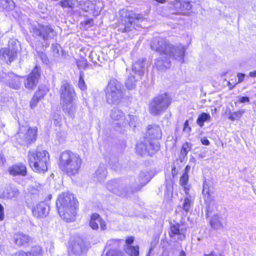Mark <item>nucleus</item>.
I'll use <instances>...</instances> for the list:
<instances>
[{"label":"nucleus","instance_id":"1","mask_svg":"<svg viewBox=\"0 0 256 256\" xmlns=\"http://www.w3.org/2000/svg\"><path fill=\"white\" fill-rule=\"evenodd\" d=\"M150 46L152 50L162 54V56L157 58L154 62V66L158 70H164L170 68V58L181 63L184 62V56L186 49L181 44L174 46L165 38H155L152 40Z\"/></svg>","mask_w":256,"mask_h":256},{"label":"nucleus","instance_id":"2","mask_svg":"<svg viewBox=\"0 0 256 256\" xmlns=\"http://www.w3.org/2000/svg\"><path fill=\"white\" fill-rule=\"evenodd\" d=\"M56 204L59 214L62 219L67 222L74 220L78 202L72 194L64 192L60 194Z\"/></svg>","mask_w":256,"mask_h":256},{"label":"nucleus","instance_id":"3","mask_svg":"<svg viewBox=\"0 0 256 256\" xmlns=\"http://www.w3.org/2000/svg\"><path fill=\"white\" fill-rule=\"evenodd\" d=\"M82 160L79 155L70 150L61 153L59 158L58 166L60 170L68 176H74L78 174Z\"/></svg>","mask_w":256,"mask_h":256},{"label":"nucleus","instance_id":"4","mask_svg":"<svg viewBox=\"0 0 256 256\" xmlns=\"http://www.w3.org/2000/svg\"><path fill=\"white\" fill-rule=\"evenodd\" d=\"M28 158L29 165L34 172L44 173L47 171L50 156L46 150L29 151Z\"/></svg>","mask_w":256,"mask_h":256},{"label":"nucleus","instance_id":"5","mask_svg":"<svg viewBox=\"0 0 256 256\" xmlns=\"http://www.w3.org/2000/svg\"><path fill=\"white\" fill-rule=\"evenodd\" d=\"M110 117L114 122H116L114 124L115 130L120 132L122 131L128 124L130 126L134 128L136 126L137 118L132 115H128L126 118L123 112L118 108H114L111 110Z\"/></svg>","mask_w":256,"mask_h":256},{"label":"nucleus","instance_id":"6","mask_svg":"<svg viewBox=\"0 0 256 256\" xmlns=\"http://www.w3.org/2000/svg\"><path fill=\"white\" fill-rule=\"evenodd\" d=\"M122 85L115 78L110 79L105 90L106 100L110 104H118L123 96Z\"/></svg>","mask_w":256,"mask_h":256},{"label":"nucleus","instance_id":"7","mask_svg":"<svg viewBox=\"0 0 256 256\" xmlns=\"http://www.w3.org/2000/svg\"><path fill=\"white\" fill-rule=\"evenodd\" d=\"M170 102L171 99L166 94H159L150 102V112L154 116L160 115L167 109Z\"/></svg>","mask_w":256,"mask_h":256},{"label":"nucleus","instance_id":"8","mask_svg":"<svg viewBox=\"0 0 256 256\" xmlns=\"http://www.w3.org/2000/svg\"><path fill=\"white\" fill-rule=\"evenodd\" d=\"M37 130L28 126H22L16 134V138L21 145H27L32 142L36 138Z\"/></svg>","mask_w":256,"mask_h":256},{"label":"nucleus","instance_id":"9","mask_svg":"<svg viewBox=\"0 0 256 256\" xmlns=\"http://www.w3.org/2000/svg\"><path fill=\"white\" fill-rule=\"evenodd\" d=\"M120 14L124 18V28L122 32H128L133 28L137 29L141 27L140 22L143 20L142 18H139L130 12L122 10Z\"/></svg>","mask_w":256,"mask_h":256},{"label":"nucleus","instance_id":"10","mask_svg":"<svg viewBox=\"0 0 256 256\" xmlns=\"http://www.w3.org/2000/svg\"><path fill=\"white\" fill-rule=\"evenodd\" d=\"M160 149V144L157 141H152L148 138L144 139V142L138 143L136 146V152L140 154L148 152L150 156H152Z\"/></svg>","mask_w":256,"mask_h":256},{"label":"nucleus","instance_id":"11","mask_svg":"<svg viewBox=\"0 0 256 256\" xmlns=\"http://www.w3.org/2000/svg\"><path fill=\"white\" fill-rule=\"evenodd\" d=\"M18 51L17 42L11 40L8 42V48L0 50V58L7 64H10L16 58Z\"/></svg>","mask_w":256,"mask_h":256},{"label":"nucleus","instance_id":"12","mask_svg":"<svg viewBox=\"0 0 256 256\" xmlns=\"http://www.w3.org/2000/svg\"><path fill=\"white\" fill-rule=\"evenodd\" d=\"M30 32L34 37H40L44 40L53 38L56 34L50 26L38 24V26H32Z\"/></svg>","mask_w":256,"mask_h":256},{"label":"nucleus","instance_id":"13","mask_svg":"<svg viewBox=\"0 0 256 256\" xmlns=\"http://www.w3.org/2000/svg\"><path fill=\"white\" fill-rule=\"evenodd\" d=\"M202 194L205 203L207 206L208 216L210 217V214L216 207L214 196L212 195V192L210 184L208 182L204 180L203 184Z\"/></svg>","mask_w":256,"mask_h":256},{"label":"nucleus","instance_id":"14","mask_svg":"<svg viewBox=\"0 0 256 256\" xmlns=\"http://www.w3.org/2000/svg\"><path fill=\"white\" fill-rule=\"evenodd\" d=\"M76 96L73 86L68 82H62L60 88V98L65 104L72 102Z\"/></svg>","mask_w":256,"mask_h":256},{"label":"nucleus","instance_id":"15","mask_svg":"<svg viewBox=\"0 0 256 256\" xmlns=\"http://www.w3.org/2000/svg\"><path fill=\"white\" fill-rule=\"evenodd\" d=\"M186 228L185 226L176 222H170L169 236L171 238L183 240L185 238Z\"/></svg>","mask_w":256,"mask_h":256},{"label":"nucleus","instance_id":"16","mask_svg":"<svg viewBox=\"0 0 256 256\" xmlns=\"http://www.w3.org/2000/svg\"><path fill=\"white\" fill-rule=\"evenodd\" d=\"M40 68L36 66L30 74L28 76L24 82L26 88L32 89L36 87L40 76Z\"/></svg>","mask_w":256,"mask_h":256},{"label":"nucleus","instance_id":"17","mask_svg":"<svg viewBox=\"0 0 256 256\" xmlns=\"http://www.w3.org/2000/svg\"><path fill=\"white\" fill-rule=\"evenodd\" d=\"M50 210L48 205L44 202H42L36 206H34L32 210L33 215L38 218L45 217L47 216Z\"/></svg>","mask_w":256,"mask_h":256},{"label":"nucleus","instance_id":"18","mask_svg":"<svg viewBox=\"0 0 256 256\" xmlns=\"http://www.w3.org/2000/svg\"><path fill=\"white\" fill-rule=\"evenodd\" d=\"M48 91V90L45 86L39 88L38 90L36 92L30 101V106L31 108H35L38 102L46 94Z\"/></svg>","mask_w":256,"mask_h":256},{"label":"nucleus","instance_id":"19","mask_svg":"<svg viewBox=\"0 0 256 256\" xmlns=\"http://www.w3.org/2000/svg\"><path fill=\"white\" fill-rule=\"evenodd\" d=\"M87 244L81 239L75 241L72 246V251L76 255H80L88 250Z\"/></svg>","mask_w":256,"mask_h":256},{"label":"nucleus","instance_id":"20","mask_svg":"<svg viewBox=\"0 0 256 256\" xmlns=\"http://www.w3.org/2000/svg\"><path fill=\"white\" fill-rule=\"evenodd\" d=\"M96 222L100 223V228L102 230L106 229V222L100 217L98 214H92L90 222V226L93 230H96L98 229Z\"/></svg>","mask_w":256,"mask_h":256},{"label":"nucleus","instance_id":"21","mask_svg":"<svg viewBox=\"0 0 256 256\" xmlns=\"http://www.w3.org/2000/svg\"><path fill=\"white\" fill-rule=\"evenodd\" d=\"M147 136L149 138H147L148 140L152 141H156V139H160L162 137V132L160 128L156 125L150 126L148 129Z\"/></svg>","mask_w":256,"mask_h":256},{"label":"nucleus","instance_id":"22","mask_svg":"<svg viewBox=\"0 0 256 256\" xmlns=\"http://www.w3.org/2000/svg\"><path fill=\"white\" fill-rule=\"evenodd\" d=\"M108 188L114 194L116 195L124 196L126 194L122 190V188L118 182L116 180L110 181L108 184Z\"/></svg>","mask_w":256,"mask_h":256},{"label":"nucleus","instance_id":"23","mask_svg":"<svg viewBox=\"0 0 256 256\" xmlns=\"http://www.w3.org/2000/svg\"><path fill=\"white\" fill-rule=\"evenodd\" d=\"M8 170L10 174L12 176H24L26 174V168L24 164H21L10 167Z\"/></svg>","mask_w":256,"mask_h":256},{"label":"nucleus","instance_id":"24","mask_svg":"<svg viewBox=\"0 0 256 256\" xmlns=\"http://www.w3.org/2000/svg\"><path fill=\"white\" fill-rule=\"evenodd\" d=\"M223 218L220 214H216L212 216L210 219V225L213 229L218 230L224 227Z\"/></svg>","mask_w":256,"mask_h":256},{"label":"nucleus","instance_id":"25","mask_svg":"<svg viewBox=\"0 0 256 256\" xmlns=\"http://www.w3.org/2000/svg\"><path fill=\"white\" fill-rule=\"evenodd\" d=\"M81 8L84 12L93 11L94 16L98 15L101 10L98 8H96L95 4L90 0L83 2L81 4Z\"/></svg>","mask_w":256,"mask_h":256},{"label":"nucleus","instance_id":"26","mask_svg":"<svg viewBox=\"0 0 256 256\" xmlns=\"http://www.w3.org/2000/svg\"><path fill=\"white\" fill-rule=\"evenodd\" d=\"M186 196L184 197V200L182 201V204L180 207L184 210L186 212H188L194 203V198L189 194V192L188 193H185Z\"/></svg>","mask_w":256,"mask_h":256},{"label":"nucleus","instance_id":"27","mask_svg":"<svg viewBox=\"0 0 256 256\" xmlns=\"http://www.w3.org/2000/svg\"><path fill=\"white\" fill-rule=\"evenodd\" d=\"M14 240L16 244L19 246H22L28 244L32 240L31 238L28 236L22 233H18L15 234L14 236Z\"/></svg>","mask_w":256,"mask_h":256},{"label":"nucleus","instance_id":"28","mask_svg":"<svg viewBox=\"0 0 256 256\" xmlns=\"http://www.w3.org/2000/svg\"><path fill=\"white\" fill-rule=\"evenodd\" d=\"M144 59L139 60L135 62L132 66V72L140 78L144 74Z\"/></svg>","mask_w":256,"mask_h":256},{"label":"nucleus","instance_id":"29","mask_svg":"<svg viewBox=\"0 0 256 256\" xmlns=\"http://www.w3.org/2000/svg\"><path fill=\"white\" fill-rule=\"evenodd\" d=\"M106 174L107 171L106 168L104 166H100L94 174V180L101 182L105 180Z\"/></svg>","mask_w":256,"mask_h":256},{"label":"nucleus","instance_id":"30","mask_svg":"<svg viewBox=\"0 0 256 256\" xmlns=\"http://www.w3.org/2000/svg\"><path fill=\"white\" fill-rule=\"evenodd\" d=\"M10 77L11 79L9 81V86L14 89H18L20 86V78L14 73L10 74Z\"/></svg>","mask_w":256,"mask_h":256},{"label":"nucleus","instance_id":"31","mask_svg":"<svg viewBox=\"0 0 256 256\" xmlns=\"http://www.w3.org/2000/svg\"><path fill=\"white\" fill-rule=\"evenodd\" d=\"M42 252V248L40 246H35L32 248L28 252H25L23 251L18 252L19 256H36Z\"/></svg>","mask_w":256,"mask_h":256},{"label":"nucleus","instance_id":"32","mask_svg":"<svg viewBox=\"0 0 256 256\" xmlns=\"http://www.w3.org/2000/svg\"><path fill=\"white\" fill-rule=\"evenodd\" d=\"M64 112L71 118H74L76 113V105L72 102L65 104Z\"/></svg>","mask_w":256,"mask_h":256},{"label":"nucleus","instance_id":"33","mask_svg":"<svg viewBox=\"0 0 256 256\" xmlns=\"http://www.w3.org/2000/svg\"><path fill=\"white\" fill-rule=\"evenodd\" d=\"M211 118L209 114L202 112L198 116L196 120V123L200 127L202 128L204 125V122H210Z\"/></svg>","mask_w":256,"mask_h":256},{"label":"nucleus","instance_id":"34","mask_svg":"<svg viewBox=\"0 0 256 256\" xmlns=\"http://www.w3.org/2000/svg\"><path fill=\"white\" fill-rule=\"evenodd\" d=\"M188 175L186 172H185L180 178V184L184 187L185 193H188L190 190V186L188 184Z\"/></svg>","mask_w":256,"mask_h":256},{"label":"nucleus","instance_id":"35","mask_svg":"<svg viewBox=\"0 0 256 256\" xmlns=\"http://www.w3.org/2000/svg\"><path fill=\"white\" fill-rule=\"evenodd\" d=\"M140 78L137 76V78H136L134 76L130 75L128 78L125 82L126 87L129 90H132L135 88L136 86V82Z\"/></svg>","mask_w":256,"mask_h":256},{"label":"nucleus","instance_id":"36","mask_svg":"<svg viewBox=\"0 0 256 256\" xmlns=\"http://www.w3.org/2000/svg\"><path fill=\"white\" fill-rule=\"evenodd\" d=\"M4 193V196L9 198L16 197L19 194L18 190L16 188L11 187L8 188Z\"/></svg>","mask_w":256,"mask_h":256},{"label":"nucleus","instance_id":"37","mask_svg":"<svg viewBox=\"0 0 256 256\" xmlns=\"http://www.w3.org/2000/svg\"><path fill=\"white\" fill-rule=\"evenodd\" d=\"M176 1V6L179 7L181 10H190L192 8L191 4L188 2L181 1V0H175Z\"/></svg>","mask_w":256,"mask_h":256},{"label":"nucleus","instance_id":"38","mask_svg":"<svg viewBox=\"0 0 256 256\" xmlns=\"http://www.w3.org/2000/svg\"><path fill=\"white\" fill-rule=\"evenodd\" d=\"M138 247L137 246H128L126 248V252L130 256H138Z\"/></svg>","mask_w":256,"mask_h":256},{"label":"nucleus","instance_id":"39","mask_svg":"<svg viewBox=\"0 0 256 256\" xmlns=\"http://www.w3.org/2000/svg\"><path fill=\"white\" fill-rule=\"evenodd\" d=\"M244 112V110H240L236 112H232L230 114L228 118L232 121L238 120L242 117Z\"/></svg>","mask_w":256,"mask_h":256},{"label":"nucleus","instance_id":"40","mask_svg":"<svg viewBox=\"0 0 256 256\" xmlns=\"http://www.w3.org/2000/svg\"><path fill=\"white\" fill-rule=\"evenodd\" d=\"M78 86L82 90H85L86 88V86L84 80V73L82 72H80V74Z\"/></svg>","mask_w":256,"mask_h":256},{"label":"nucleus","instance_id":"41","mask_svg":"<svg viewBox=\"0 0 256 256\" xmlns=\"http://www.w3.org/2000/svg\"><path fill=\"white\" fill-rule=\"evenodd\" d=\"M60 6L62 8H74V3L72 0H62L60 2Z\"/></svg>","mask_w":256,"mask_h":256},{"label":"nucleus","instance_id":"42","mask_svg":"<svg viewBox=\"0 0 256 256\" xmlns=\"http://www.w3.org/2000/svg\"><path fill=\"white\" fill-rule=\"evenodd\" d=\"M60 46L58 44H53L52 46V49L53 52V54L54 56H57L59 55Z\"/></svg>","mask_w":256,"mask_h":256},{"label":"nucleus","instance_id":"43","mask_svg":"<svg viewBox=\"0 0 256 256\" xmlns=\"http://www.w3.org/2000/svg\"><path fill=\"white\" fill-rule=\"evenodd\" d=\"M238 102L240 103H249L250 99L247 96H239Z\"/></svg>","mask_w":256,"mask_h":256},{"label":"nucleus","instance_id":"44","mask_svg":"<svg viewBox=\"0 0 256 256\" xmlns=\"http://www.w3.org/2000/svg\"><path fill=\"white\" fill-rule=\"evenodd\" d=\"M83 24H84L85 28H88L93 24V20L92 18L88 19L84 22Z\"/></svg>","mask_w":256,"mask_h":256},{"label":"nucleus","instance_id":"45","mask_svg":"<svg viewBox=\"0 0 256 256\" xmlns=\"http://www.w3.org/2000/svg\"><path fill=\"white\" fill-rule=\"evenodd\" d=\"M190 130L191 128L188 125V121L186 120L184 123L183 130L186 132H190Z\"/></svg>","mask_w":256,"mask_h":256},{"label":"nucleus","instance_id":"46","mask_svg":"<svg viewBox=\"0 0 256 256\" xmlns=\"http://www.w3.org/2000/svg\"><path fill=\"white\" fill-rule=\"evenodd\" d=\"M8 139V136L0 132V144H4Z\"/></svg>","mask_w":256,"mask_h":256},{"label":"nucleus","instance_id":"47","mask_svg":"<svg viewBox=\"0 0 256 256\" xmlns=\"http://www.w3.org/2000/svg\"><path fill=\"white\" fill-rule=\"evenodd\" d=\"M140 176L141 178H142V184L143 185L146 184L150 180L148 178H146V174L145 173L141 174Z\"/></svg>","mask_w":256,"mask_h":256},{"label":"nucleus","instance_id":"48","mask_svg":"<svg viewBox=\"0 0 256 256\" xmlns=\"http://www.w3.org/2000/svg\"><path fill=\"white\" fill-rule=\"evenodd\" d=\"M40 58L42 61V62L45 64H48V60L46 56L44 54V53H41V54H40Z\"/></svg>","mask_w":256,"mask_h":256},{"label":"nucleus","instance_id":"49","mask_svg":"<svg viewBox=\"0 0 256 256\" xmlns=\"http://www.w3.org/2000/svg\"><path fill=\"white\" fill-rule=\"evenodd\" d=\"M189 150L188 146L187 144H184L182 147V154H186L188 152Z\"/></svg>","mask_w":256,"mask_h":256},{"label":"nucleus","instance_id":"50","mask_svg":"<svg viewBox=\"0 0 256 256\" xmlns=\"http://www.w3.org/2000/svg\"><path fill=\"white\" fill-rule=\"evenodd\" d=\"M4 208L3 206L0 204V221L4 219Z\"/></svg>","mask_w":256,"mask_h":256},{"label":"nucleus","instance_id":"51","mask_svg":"<svg viewBox=\"0 0 256 256\" xmlns=\"http://www.w3.org/2000/svg\"><path fill=\"white\" fill-rule=\"evenodd\" d=\"M237 76L238 78V83H240L243 81L245 74L242 73H238Z\"/></svg>","mask_w":256,"mask_h":256},{"label":"nucleus","instance_id":"52","mask_svg":"<svg viewBox=\"0 0 256 256\" xmlns=\"http://www.w3.org/2000/svg\"><path fill=\"white\" fill-rule=\"evenodd\" d=\"M134 240V237L130 236L126 238V242L127 244H130L133 242Z\"/></svg>","mask_w":256,"mask_h":256},{"label":"nucleus","instance_id":"53","mask_svg":"<svg viewBox=\"0 0 256 256\" xmlns=\"http://www.w3.org/2000/svg\"><path fill=\"white\" fill-rule=\"evenodd\" d=\"M201 142L203 144L206 146H208L210 143L208 140L206 138H202Z\"/></svg>","mask_w":256,"mask_h":256},{"label":"nucleus","instance_id":"54","mask_svg":"<svg viewBox=\"0 0 256 256\" xmlns=\"http://www.w3.org/2000/svg\"><path fill=\"white\" fill-rule=\"evenodd\" d=\"M5 162V158L4 157L2 154H0V166H3Z\"/></svg>","mask_w":256,"mask_h":256},{"label":"nucleus","instance_id":"55","mask_svg":"<svg viewBox=\"0 0 256 256\" xmlns=\"http://www.w3.org/2000/svg\"><path fill=\"white\" fill-rule=\"evenodd\" d=\"M249 76L252 78L256 77V69L252 72H250Z\"/></svg>","mask_w":256,"mask_h":256},{"label":"nucleus","instance_id":"56","mask_svg":"<svg viewBox=\"0 0 256 256\" xmlns=\"http://www.w3.org/2000/svg\"><path fill=\"white\" fill-rule=\"evenodd\" d=\"M204 256H217V254L214 252L212 251L209 254H204Z\"/></svg>","mask_w":256,"mask_h":256},{"label":"nucleus","instance_id":"57","mask_svg":"<svg viewBox=\"0 0 256 256\" xmlns=\"http://www.w3.org/2000/svg\"><path fill=\"white\" fill-rule=\"evenodd\" d=\"M228 86L230 87V89L231 90L233 88H234L235 86V85L236 84H234V85H232L230 83V82H228Z\"/></svg>","mask_w":256,"mask_h":256},{"label":"nucleus","instance_id":"58","mask_svg":"<svg viewBox=\"0 0 256 256\" xmlns=\"http://www.w3.org/2000/svg\"><path fill=\"white\" fill-rule=\"evenodd\" d=\"M166 0H156V1L160 3H164L165 2Z\"/></svg>","mask_w":256,"mask_h":256},{"label":"nucleus","instance_id":"59","mask_svg":"<svg viewBox=\"0 0 256 256\" xmlns=\"http://www.w3.org/2000/svg\"><path fill=\"white\" fill-rule=\"evenodd\" d=\"M190 169V166H187L186 167V168H185V170H186V172H187V171L188 170H189Z\"/></svg>","mask_w":256,"mask_h":256},{"label":"nucleus","instance_id":"60","mask_svg":"<svg viewBox=\"0 0 256 256\" xmlns=\"http://www.w3.org/2000/svg\"><path fill=\"white\" fill-rule=\"evenodd\" d=\"M96 225L98 226L100 225V223H99V222H96Z\"/></svg>","mask_w":256,"mask_h":256},{"label":"nucleus","instance_id":"61","mask_svg":"<svg viewBox=\"0 0 256 256\" xmlns=\"http://www.w3.org/2000/svg\"><path fill=\"white\" fill-rule=\"evenodd\" d=\"M184 255V253L182 254H180V256H183Z\"/></svg>","mask_w":256,"mask_h":256},{"label":"nucleus","instance_id":"62","mask_svg":"<svg viewBox=\"0 0 256 256\" xmlns=\"http://www.w3.org/2000/svg\"><path fill=\"white\" fill-rule=\"evenodd\" d=\"M112 168L114 169V170H116V168H114V167H112Z\"/></svg>","mask_w":256,"mask_h":256},{"label":"nucleus","instance_id":"63","mask_svg":"<svg viewBox=\"0 0 256 256\" xmlns=\"http://www.w3.org/2000/svg\"><path fill=\"white\" fill-rule=\"evenodd\" d=\"M138 190V189H136V190H134V191H137ZM134 192V190H133V191H132V192Z\"/></svg>","mask_w":256,"mask_h":256},{"label":"nucleus","instance_id":"64","mask_svg":"<svg viewBox=\"0 0 256 256\" xmlns=\"http://www.w3.org/2000/svg\"><path fill=\"white\" fill-rule=\"evenodd\" d=\"M147 256H150V252L148 254Z\"/></svg>","mask_w":256,"mask_h":256}]
</instances>
